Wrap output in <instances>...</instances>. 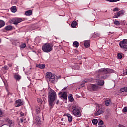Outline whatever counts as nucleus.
<instances>
[{
    "label": "nucleus",
    "instance_id": "obj_34",
    "mask_svg": "<svg viewBox=\"0 0 127 127\" xmlns=\"http://www.w3.org/2000/svg\"><path fill=\"white\" fill-rule=\"evenodd\" d=\"M26 47V44L25 43L22 44L20 46L21 48H25Z\"/></svg>",
    "mask_w": 127,
    "mask_h": 127
},
{
    "label": "nucleus",
    "instance_id": "obj_16",
    "mask_svg": "<svg viewBox=\"0 0 127 127\" xmlns=\"http://www.w3.org/2000/svg\"><path fill=\"white\" fill-rule=\"evenodd\" d=\"M41 118L39 116H36V124L37 125H40L41 124Z\"/></svg>",
    "mask_w": 127,
    "mask_h": 127
},
{
    "label": "nucleus",
    "instance_id": "obj_29",
    "mask_svg": "<svg viewBox=\"0 0 127 127\" xmlns=\"http://www.w3.org/2000/svg\"><path fill=\"white\" fill-rule=\"evenodd\" d=\"M12 12H16V6H12L11 8Z\"/></svg>",
    "mask_w": 127,
    "mask_h": 127
},
{
    "label": "nucleus",
    "instance_id": "obj_31",
    "mask_svg": "<svg viewBox=\"0 0 127 127\" xmlns=\"http://www.w3.org/2000/svg\"><path fill=\"white\" fill-rule=\"evenodd\" d=\"M92 123L93 125H97L98 124V120L97 119H94L92 120Z\"/></svg>",
    "mask_w": 127,
    "mask_h": 127
},
{
    "label": "nucleus",
    "instance_id": "obj_52",
    "mask_svg": "<svg viewBox=\"0 0 127 127\" xmlns=\"http://www.w3.org/2000/svg\"><path fill=\"white\" fill-rule=\"evenodd\" d=\"M98 36H99V34L98 35Z\"/></svg>",
    "mask_w": 127,
    "mask_h": 127
},
{
    "label": "nucleus",
    "instance_id": "obj_35",
    "mask_svg": "<svg viewBox=\"0 0 127 127\" xmlns=\"http://www.w3.org/2000/svg\"><path fill=\"white\" fill-rule=\"evenodd\" d=\"M122 112L123 113H126L127 112V107H124L123 109L122 110Z\"/></svg>",
    "mask_w": 127,
    "mask_h": 127
},
{
    "label": "nucleus",
    "instance_id": "obj_33",
    "mask_svg": "<svg viewBox=\"0 0 127 127\" xmlns=\"http://www.w3.org/2000/svg\"><path fill=\"white\" fill-rule=\"evenodd\" d=\"M114 24H115V25H120V22H119V21L115 20L114 22Z\"/></svg>",
    "mask_w": 127,
    "mask_h": 127
},
{
    "label": "nucleus",
    "instance_id": "obj_47",
    "mask_svg": "<svg viewBox=\"0 0 127 127\" xmlns=\"http://www.w3.org/2000/svg\"><path fill=\"white\" fill-rule=\"evenodd\" d=\"M59 103V100H58L56 102L57 105H58Z\"/></svg>",
    "mask_w": 127,
    "mask_h": 127
},
{
    "label": "nucleus",
    "instance_id": "obj_40",
    "mask_svg": "<svg viewBox=\"0 0 127 127\" xmlns=\"http://www.w3.org/2000/svg\"><path fill=\"white\" fill-rule=\"evenodd\" d=\"M113 11H119V8H115L113 9Z\"/></svg>",
    "mask_w": 127,
    "mask_h": 127
},
{
    "label": "nucleus",
    "instance_id": "obj_14",
    "mask_svg": "<svg viewBox=\"0 0 127 127\" xmlns=\"http://www.w3.org/2000/svg\"><path fill=\"white\" fill-rule=\"evenodd\" d=\"M6 122L8 123L9 127H13V126H14V123L12 122V121L9 120V119H6Z\"/></svg>",
    "mask_w": 127,
    "mask_h": 127
},
{
    "label": "nucleus",
    "instance_id": "obj_23",
    "mask_svg": "<svg viewBox=\"0 0 127 127\" xmlns=\"http://www.w3.org/2000/svg\"><path fill=\"white\" fill-rule=\"evenodd\" d=\"M68 99L70 102H74V98H73V95L70 94L68 96Z\"/></svg>",
    "mask_w": 127,
    "mask_h": 127
},
{
    "label": "nucleus",
    "instance_id": "obj_41",
    "mask_svg": "<svg viewBox=\"0 0 127 127\" xmlns=\"http://www.w3.org/2000/svg\"><path fill=\"white\" fill-rule=\"evenodd\" d=\"M118 127H126V126H125L122 124H119Z\"/></svg>",
    "mask_w": 127,
    "mask_h": 127
},
{
    "label": "nucleus",
    "instance_id": "obj_38",
    "mask_svg": "<svg viewBox=\"0 0 127 127\" xmlns=\"http://www.w3.org/2000/svg\"><path fill=\"white\" fill-rule=\"evenodd\" d=\"M37 102L39 104H42V100L41 99H37Z\"/></svg>",
    "mask_w": 127,
    "mask_h": 127
},
{
    "label": "nucleus",
    "instance_id": "obj_15",
    "mask_svg": "<svg viewBox=\"0 0 127 127\" xmlns=\"http://www.w3.org/2000/svg\"><path fill=\"white\" fill-rule=\"evenodd\" d=\"M91 44V41L90 40H86L84 41V46L88 48V47H90V45Z\"/></svg>",
    "mask_w": 127,
    "mask_h": 127
},
{
    "label": "nucleus",
    "instance_id": "obj_45",
    "mask_svg": "<svg viewBox=\"0 0 127 127\" xmlns=\"http://www.w3.org/2000/svg\"><path fill=\"white\" fill-rule=\"evenodd\" d=\"M77 107H76V106H73L72 107V108L73 109V110H74V109H78V108H76Z\"/></svg>",
    "mask_w": 127,
    "mask_h": 127
},
{
    "label": "nucleus",
    "instance_id": "obj_26",
    "mask_svg": "<svg viewBox=\"0 0 127 127\" xmlns=\"http://www.w3.org/2000/svg\"><path fill=\"white\" fill-rule=\"evenodd\" d=\"M5 29L6 30H11V29H12V26H7L6 27H5Z\"/></svg>",
    "mask_w": 127,
    "mask_h": 127
},
{
    "label": "nucleus",
    "instance_id": "obj_7",
    "mask_svg": "<svg viewBox=\"0 0 127 127\" xmlns=\"http://www.w3.org/2000/svg\"><path fill=\"white\" fill-rule=\"evenodd\" d=\"M119 45L121 48H124L127 50V40L124 39L121 41L119 43Z\"/></svg>",
    "mask_w": 127,
    "mask_h": 127
},
{
    "label": "nucleus",
    "instance_id": "obj_12",
    "mask_svg": "<svg viewBox=\"0 0 127 127\" xmlns=\"http://www.w3.org/2000/svg\"><path fill=\"white\" fill-rule=\"evenodd\" d=\"M105 112V110L102 108H100L94 114L95 116H99Z\"/></svg>",
    "mask_w": 127,
    "mask_h": 127
},
{
    "label": "nucleus",
    "instance_id": "obj_25",
    "mask_svg": "<svg viewBox=\"0 0 127 127\" xmlns=\"http://www.w3.org/2000/svg\"><path fill=\"white\" fill-rule=\"evenodd\" d=\"M36 114H39L40 113V107L39 106L36 107Z\"/></svg>",
    "mask_w": 127,
    "mask_h": 127
},
{
    "label": "nucleus",
    "instance_id": "obj_53",
    "mask_svg": "<svg viewBox=\"0 0 127 127\" xmlns=\"http://www.w3.org/2000/svg\"><path fill=\"white\" fill-rule=\"evenodd\" d=\"M125 127H127L125 126Z\"/></svg>",
    "mask_w": 127,
    "mask_h": 127
},
{
    "label": "nucleus",
    "instance_id": "obj_17",
    "mask_svg": "<svg viewBox=\"0 0 127 127\" xmlns=\"http://www.w3.org/2000/svg\"><path fill=\"white\" fill-rule=\"evenodd\" d=\"M109 77V75H105L104 76H102L100 75H98L96 76L97 79H100V80H103L105 79H107Z\"/></svg>",
    "mask_w": 127,
    "mask_h": 127
},
{
    "label": "nucleus",
    "instance_id": "obj_3",
    "mask_svg": "<svg viewBox=\"0 0 127 127\" xmlns=\"http://www.w3.org/2000/svg\"><path fill=\"white\" fill-rule=\"evenodd\" d=\"M55 77L56 75H53L52 73L50 72H47L46 74V79L47 81H50L52 84L55 83Z\"/></svg>",
    "mask_w": 127,
    "mask_h": 127
},
{
    "label": "nucleus",
    "instance_id": "obj_2",
    "mask_svg": "<svg viewBox=\"0 0 127 127\" xmlns=\"http://www.w3.org/2000/svg\"><path fill=\"white\" fill-rule=\"evenodd\" d=\"M53 49V45L50 43H45L44 45L42 46V50L44 52L46 53H49V52H51L52 51Z\"/></svg>",
    "mask_w": 127,
    "mask_h": 127
},
{
    "label": "nucleus",
    "instance_id": "obj_46",
    "mask_svg": "<svg viewBox=\"0 0 127 127\" xmlns=\"http://www.w3.org/2000/svg\"><path fill=\"white\" fill-rule=\"evenodd\" d=\"M20 121L21 122V123H23V119H20Z\"/></svg>",
    "mask_w": 127,
    "mask_h": 127
},
{
    "label": "nucleus",
    "instance_id": "obj_6",
    "mask_svg": "<svg viewBox=\"0 0 127 127\" xmlns=\"http://www.w3.org/2000/svg\"><path fill=\"white\" fill-rule=\"evenodd\" d=\"M22 21V19L20 18H13L11 19L10 21V23H12V24H14L15 25H17L18 23H20Z\"/></svg>",
    "mask_w": 127,
    "mask_h": 127
},
{
    "label": "nucleus",
    "instance_id": "obj_43",
    "mask_svg": "<svg viewBox=\"0 0 127 127\" xmlns=\"http://www.w3.org/2000/svg\"><path fill=\"white\" fill-rule=\"evenodd\" d=\"M86 83V82L83 83L82 84H81V86H82V87H85V83Z\"/></svg>",
    "mask_w": 127,
    "mask_h": 127
},
{
    "label": "nucleus",
    "instance_id": "obj_37",
    "mask_svg": "<svg viewBox=\"0 0 127 127\" xmlns=\"http://www.w3.org/2000/svg\"><path fill=\"white\" fill-rule=\"evenodd\" d=\"M99 125H104V122L102 120H100L98 122Z\"/></svg>",
    "mask_w": 127,
    "mask_h": 127
},
{
    "label": "nucleus",
    "instance_id": "obj_5",
    "mask_svg": "<svg viewBox=\"0 0 127 127\" xmlns=\"http://www.w3.org/2000/svg\"><path fill=\"white\" fill-rule=\"evenodd\" d=\"M89 91H98L99 89V85L97 84H90L88 86Z\"/></svg>",
    "mask_w": 127,
    "mask_h": 127
},
{
    "label": "nucleus",
    "instance_id": "obj_18",
    "mask_svg": "<svg viewBox=\"0 0 127 127\" xmlns=\"http://www.w3.org/2000/svg\"><path fill=\"white\" fill-rule=\"evenodd\" d=\"M66 116L68 117V120L69 123H71L73 121V117L70 114H66Z\"/></svg>",
    "mask_w": 127,
    "mask_h": 127
},
{
    "label": "nucleus",
    "instance_id": "obj_36",
    "mask_svg": "<svg viewBox=\"0 0 127 127\" xmlns=\"http://www.w3.org/2000/svg\"><path fill=\"white\" fill-rule=\"evenodd\" d=\"M118 58H119V59H121V58H122V57H123V56L122 55V54L119 53L118 54Z\"/></svg>",
    "mask_w": 127,
    "mask_h": 127
},
{
    "label": "nucleus",
    "instance_id": "obj_20",
    "mask_svg": "<svg viewBox=\"0 0 127 127\" xmlns=\"http://www.w3.org/2000/svg\"><path fill=\"white\" fill-rule=\"evenodd\" d=\"M25 14V15L29 16L30 15H32V10H29L26 11Z\"/></svg>",
    "mask_w": 127,
    "mask_h": 127
},
{
    "label": "nucleus",
    "instance_id": "obj_1",
    "mask_svg": "<svg viewBox=\"0 0 127 127\" xmlns=\"http://www.w3.org/2000/svg\"><path fill=\"white\" fill-rule=\"evenodd\" d=\"M56 99V92L52 89H50L48 93V102L50 109H52L54 106V101Z\"/></svg>",
    "mask_w": 127,
    "mask_h": 127
},
{
    "label": "nucleus",
    "instance_id": "obj_24",
    "mask_svg": "<svg viewBox=\"0 0 127 127\" xmlns=\"http://www.w3.org/2000/svg\"><path fill=\"white\" fill-rule=\"evenodd\" d=\"M71 26L74 28V27H76L77 26V21H73L71 23Z\"/></svg>",
    "mask_w": 127,
    "mask_h": 127
},
{
    "label": "nucleus",
    "instance_id": "obj_50",
    "mask_svg": "<svg viewBox=\"0 0 127 127\" xmlns=\"http://www.w3.org/2000/svg\"><path fill=\"white\" fill-rule=\"evenodd\" d=\"M126 74H127V69L126 71Z\"/></svg>",
    "mask_w": 127,
    "mask_h": 127
},
{
    "label": "nucleus",
    "instance_id": "obj_44",
    "mask_svg": "<svg viewBox=\"0 0 127 127\" xmlns=\"http://www.w3.org/2000/svg\"><path fill=\"white\" fill-rule=\"evenodd\" d=\"M8 66H9V67H12V64H8Z\"/></svg>",
    "mask_w": 127,
    "mask_h": 127
},
{
    "label": "nucleus",
    "instance_id": "obj_28",
    "mask_svg": "<svg viewBox=\"0 0 127 127\" xmlns=\"http://www.w3.org/2000/svg\"><path fill=\"white\" fill-rule=\"evenodd\" d=\"M105 104L106 105V106H109L110 104H111V100H106L105 101Z\"/></svg>",
    "mask_w": 127,
    "mask_h": 127
},
{
    "label": "nucleus",
    "instance_id": "obj_51",
    "mask_svg": "<svg viewBox=\"0 0 127 127\" xmlns=\"http://www.w3.org/2000/svg\"><path fill=\"white\" fill-rule=\"evenodd\" d=\"M0 42H1V41L0 39Z\"/></svg>",
    "mask_w": 127,
    "mask_h": 127
},
{
    "label": "nucleus",
    "instance_id": "obj_22",
    "mask_svg": "<svg viewBox=\"0 0 127 127\" xmlns=\"http://www.w3.org/2000/svg\"><path fill=\"white\" fill-rule=\"evenodd\" d=\"M4 25H5V22H4V21L3 20H0V28L3 27V26H4Z\"/></svg>",
    "mask_w": 127,
    "mask_h": 127
},
{
    "label": "nucleus",
    "instance_id": "obj_21",
    "mask_svg": "<svg viewBox=\"0 0 127 127\" xmlns=\"http://www.w3.org/2000/svg\"><path fill=\"white\" fill-rule=\"evenodd\" d=\"M36 67L40 69H44L45 68V65L44 64H38L36 65Z\"/></svg>",
    "mask_w": 127,
    "mask_h": 127
},
{
    "label": "nucleus",
    "instance_id": "obj_13",
    "mask_svg": "<svg viewBox=\"0 0 127 127\" xmlns=\"http://www.w3.org/2000/svg\"><path fill=\"white\" fill-rule=\"evenodd\" d=\"M96 79H97L96 83H97L98 86H103V85H104V80L99 79L97 78H96Z\"/></svg>",
    "mask_w": 127,
    "mask_h": 127
},
{
    "label": "nucleus",
    "instance_id": "obj_30",
    "mask_svg": "<svg viewBox=\"0 0 127 127\" xmlns=\"http://www.w3.org/2000/svg\"><path fill=\"white\" fill-rule=\"evenodd\" d=\"M120 91L121 92H126V93H127V86L126 87L121 88Z\"/></svg>",
    "mask_w": 127,
    "mask_h": 127
},
{
    "label": "nucleus",
    "instance_id": "obj_4",
    "mask_svg": "<svg viewBox=\"0 0 127 127\" xmlns=\"http://www.w3.org/2000/svg\"><path fill=\"white\" fill-rule=\"evenodd\" d=\"M115 71L110 68H101L98 70V73H102V74H112L114 73Z\"/></svg>",
    "mask_w": 127,
    "mask_h": 127
},
{
    "label": "nucleus",
    "instance_id": "obj_8",
    "mask_svg": "<svg viewBox=\"0 0 127 127\" xmlns=\"http://www.w3.org/2000/svg\"><path fill=\"white\" fill-rule=\"evenodd\" d=\"M124 13H125V11L124 10H121L118 12H116L113 17V18H118V17H120V16H122L124 15Z\"/></svg>",
    "mask_w": 127,
    "mask_h": 127
},
{
    "label": "nucleus",
    "instance_id": "obj_9",
    "mask_svg": "<svg viewBox=\"0 0 127 127\" xmlns=\"http://www.w3.org/2000/svg\"><path fill=\"white\" fill-rule=\"evenodd\" d=\"M59 95L60 98H63L64 100H68V95H67L66 92H64L62 93V92L59 93Z\"/></svg>",
    "mask_w": 127,
    "mask_h": 127
},
{
    "label": "nucleus",
    "instance_id": "obj_19",
    "mask_svg": "<svg viewBox=\"0 0 127 127\" xmlns=\"http://www.w3.org/2000/svg\"><path fill=\"white\" fill-rule=\"evenodd\" d=\"M14 78L17 81H19V80H20V79H21V76L20 75H19L15 74L14 75Z\"/></svg>",
    "mask_w": 127,
    "mask_h": 127
},
{
    "label": "nucleus",
    "instance_id": "obj_10",
    "mask_svg": "<svg viewBox=\"0 0 127 127\" xmlns=\"http://www.w3.org/2000/svg\"><path fill=\"white\" fill-rule=\"evenodd\" d=\"M73 114L76 117H81V111L78 109H74L73 110Z\"/></svg>",
    "mask_w": 127,
    "mask_h": 127
},
{
    "label": "nucleus",
    "instance_id": "obj_39",
    "mask_svg": "<svg viewBox=\"0 0 127 127\" xmlns=\"http://www.w3.org/2000/svg\"><path fill=\"white\" fill-rule=\"evenodd\" d=\"M3 69H4L5 70H6L7 71V70H8V68H7V66L5 65L4 67H2Z\"/></svg>",
    "mask_w": 127,
    "mask_h": 127
},
{
    "label": "nucleus",
    "instance_id": "obj_32",
    "mask_svg": "<svg viewBox=\"0 0 127 127\" xmlns=\"http://www.w3.org/2000/svg\"><path fill=\"white\" fill-rule=\"evenodd\" d=\"M106 1H109V2H117V1H120V0H105Z\"/></svg>",
    "mask_w": 127,
    "mask_h": 127
},
{
    "label": "nucleus",
    "instance_id": "obj_11",
    "mask_svg": "<svg viewBox=\"0 0 127 127\" xmlns=\"http://www.w3.org/2000/svg\"><path fill=\"white\" fill-rule=\"evenodd\" d=\"M24 104V102L21 99H18L16 101V107H20V106H22Z\"/></svg>",
    "mask_w": 127,
    "mask_h": 127
},
{
    "label": "nucleus",
    "instance_id": "obj_49",
    "mask_svg": "<svg viewBox=\"0 0 127 127\" xmlns=\"http://www.w3.org/2000/svg\"><path fill=\"white\" fill-rule=\"evenodd\" d=\"M66 89H67V87L64 88V90H66Z\"/></svg>",
    "mask_w": 127,
    "mask_h": 127
},
{
    "label": "nucleus",
    "instance_id": "obj_48",
    "mask_svg": "<svg viewBox=\"0 0 127 127\" xmlns=\"http://www.w3.org/2000/svg\"><path fill=\"white\" fill-rule=\"evenodd\" d=\"M98 127H104V126H99Z\"/></svg>",
    "mask_w": 127,
    "mask_h": 127
},
{
    "label": "nucleus",
    "instance_id": "obj_27",
    "mask_svg": "<svg viewBox=\"0 0 127 127\" xmlns=\"http://www.w3.org/2000/svg\"><path fill=\"white\" fill-rule=\"evenodd\" d=\"M73 46L74 47H79V42L77 41H75L73 42Z\"/></svg>",
    "mask_w": 127,
    "mask_h": 127
},
{
    "label": "nucleus",
    "instance_id": "obj_42",
    "mask_svg": "<svg viewBox=\"0 0 127 127\" xmlns=\"http://www.w3.org/2000/svg\"><path fill=\"white\" fill-rule=\"evenodd\" d=\"M20 115H21V117H23V116H24V113H23V112H21Z\"/></svg>",
    "mask_w": 127,
    "mask_h": 127
}]
</instances>
